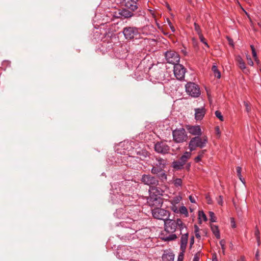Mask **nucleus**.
<instances>
[{"label":"nucleus","instance_id":"24","mask_svg":"<svg viewBox=\"0 0 261 261\" xmlns=\"http://www.w3.org/2000/svg\"><path fill=\"white\" fill-rule=\"evenodd\" d=\"M191 155L190 152L186 151L184 154L180 158L179 160H177L183 166L186 164L188 159L190 158Z\"/></svg>","mask_w":261,"mask_h":261},{"label":"nucleus","instance_id":"4","mask_svg":"<svg viewBox=\"0 0 261 261\" xmlns=\"http://www.w3.org/2000/svg\"><path fill=\"white\" fill-rule=\"evenodd\" d=\"M120 224L124 227V230H128V234L130 237L137 231L135 221L130 218H127L126 221H121Z\"/></svg>","mask_w":261,"mask_h":261},{"label":"nucleus","instance_id":"58","mask_svg":"<svg viewBox=\"0 0 261 261\" xmlns=\"http://www.w3.org/2000/svg\"><path fill=\"white\" fill-rule=\"evenodd\" d=\"M197 229H198V227L197 226H195V232H196V237L197 238H199L200 237V235L199 234V233H196V231H197Z\"/></svg>","mask_w":261,"mask_h":261},{"label":"nucleus","instance_id":"32","mask_svg":"<svg viewBox=\"0 0 261 261\" xmlns=\"http://www.w3.org/2000/svg\"><path fill=\"white\" fill-rule=\"evenodd\" d=\"M177 238V236L175 234H171L167 237L163 238V240L165 241H171L174 240Z\"/></svg>","mask_w":261,"mask_h":261},{"label":"nucleus","instance_id":"19","mask_svg":"<svg viewBox=\"0 0 261 261\" xmlns=\"http://www.w3.org/2000/svg\"><path fill=\"white\" fill-rule=\"evenodd\" d=\"M189 234L188 232H186L185 233L181 234L180 238V249L181 251H185L187 245L188 243Z\"/></svg>","mask_w":261,"mask_h":261},{"label":"nucleus","instance_id":"16","mask_svg":"<svg viewBox=\"0 0 261 261\" xmlns=\"http://www.w3.org/2000/svg\"><path fill=\"white\" fill-rule=\"evenodd\" d=\"M154 150L159 153L167 154L169 153L170 147L164 142H158L154 144Z\"/></svg>","mask_w":261,"mask_h":261},{"label":"nucleus","instance_id":"5","mask_svg":"<svg viewBox=\"0 0 261 261\" xmlns=\"http://www.w3.org/2000/svg\"><path fill=\"white\" fill-rule=\"evenodd\" d=\"M185 88L187 94L193 97H198L201 94L199 86L195 83H188Z\"/></svg>","mask_w":261,"mask_h":261},{"label":"nucleus","instance_id":"64","mask_svg":"<svg viewBox=\"0 0 261 261\" xmlns=\"http://www.w3.org/2000/svg\"><path fill=\"white\" fill-rule=\"evenodd\" d=\"M121 210H118V211H116V214L117 215L118 213V212H121Z\"/></svg>","mask_w":261,"mask_h":261},{"label":"nucleus","instance_id":"17","mask_svg":"<svg viewBox=\"0 0 261 261\" xmlns=\"http://www.w3.org/2000/svg\"><path fill=\"white\" fill-rule=\"evenodd\" d=\"M195 119L196 121L201 120L205 114V109L203 107L195 108Z\"/></svg>","mask_w":261,"mask_h":261},{"label":"nucleus","instance_id":"29","mask_svg":"<svg viewBox=\"0 0 261 261\" xmlns=\"http://www.w3.org/2000/svg\"><path fill=\"white\" fill-rule=\"evenodd\" d=\"M213 234L215 235L217 239L220 238V233L218 229V226L217 225H213Z\"/></svg>","mask_w":261,"mask_h":261},{"label":"nucleus","instance_id":"52","mask_svg":"<svg viewBox=\"0 0 261 261\" xmlns=\"http://www.w3.org/2000/svg\"><path fill=\"white\" fill-rule=\"evenodd\" d=\"M209 217H210V227L212 229V212L210 211L209 212Z\"/></svg>","mask_w":261,"mask_h":261},{"label":"nucleus","instance_id":"3","mask_svg":"<svg viewBox=\"0 0 261 261\" xmlns=\"http://www.w3.org/2000/svg\"><path fill=\"white\" fill-rule=\"evenodd\" d=\"M173 140L176 143L186 142L188 139L187 133L185 128H176L172 131Z\"/></svg>","mask_w":261,"mask_h":261},{"label":"nucleus","instance_id":"8","mask_svg":"<svg viewBox=\"0 0 261 261\" xmlns=\"http://www.w3.org/2000/svg\"><path fill=\"white\" fill-rule=\"evenodd\" d=\"M119 15L124 18H129L133 16L139 17L144 15L145 13L144 11L139 10L138 11L134 12L129 10L126 8H123L120 10L118 13Z\"/></svg>","mask_w":261,"mask_h":261},{"label":"nucleus","instance_id":"50","mask_svg":"<svg viewBox=\"0 0 261 261\" xmlns=\"http://www.w3.org/2000/svg\"><path fill=\"white\" fill-rule=\"evenodd\" d=\"M230 224H231V226L232 228L236 227V223H235L234 218H230Z\"/></svg>","mask_w":261,"mask_h":261},{"label":"nucleus","instance_id":"1","mask_svg":"<svg viewBox=\"0 0 261 261\" xmlns=\"http://www.w3.org/2000/svg\"><path fill=\"white\" fill-rule=\"evenodd\" d=\"M110 195L111 200L114 204L123 203L125 205H128L133 199L132 196L122 192V189L118 183L112 185Z\"/></svg>","mask_w":261,"mask_h":261},{"label":"nucleus","instance_id":"27","mask_svg":"<svg viewBox=\"0 0 261 261\" xmlns=\"http://www.w3.org/2000/svg\"><path fill=\"white\" fill-rule=\"evenodd\" d=\"M153 174H156L158 178L162 181H166L167 175L166 174L164 170H162V172H160L158 173H153Z\"/></svg>","mask_w":261,"mask_h":261},{"label":"nucleus","instance_id":"35","mask_svg":"<svg viewBox=\"0 0 261 261\" xmlns=\"http://www.w3.org/2000/svg\"><path fill=\"white\" fill-rule=\"evenodd\" d=\"M215 114L216 116L221 121H223L224 120V118L223 115L221 114V112L219 111H216L215 112Z\"/></svg>","mask_w":261,"mask_h":261},{"label":"nucleus","instance_id":"55","mask_svg":"<svg viewBox=\"0 0 261 261\" xmlns=\"http://www.w3.org/2000/svg\"><path fill=\"white\" fill-rule=\"evenodd\" d=\"M259 250H257L256 253H255V259L257 260H259Z\"/></svg>","mask_w":261,"mask_h":261},{"label":"nucleus","instance_id":"62","mask_svg":"<svg viewBox=\"0 0 261 261\" xmlns=\"http://www.w3.org/2000/svg\"><path fill=\"white\" fill-rule=\"evenodd\" d=\"M213 222L216 221V217L214 216V213H213Z\"/></svg>","mask_w":261,"mask_h":261},{"label":"nucleus","instance_id":"39","mask_svg":"<svg viewBox=\"0 0 261 261\" xmlns=\"http://www.w3.org/2000/svg\"><path fill=\"white\" fill-rule=\"evenodd\" d=\"M216 136L217 138L219 139L221 136V132L218 126L215 127Z\"/></svg>","mask_w":261,"mask_h":261},{"label":"nucleus","instance_id":"6","mask_svg":"<svg viewBox=\"0 0 261 261\" xmlns=\"http://www.w3.org/2000/svg\"><path fill=\"white\" fill-rule=\"evenodd\" d=\"M163 200L161 196L150 193L147 199V203L151 207H161L163 204Z\"/></svg>","mask_w":261,"mask_h":261},{"label":"nucleus","instance_id":"30","mask_svg":"<svg viewBox=\"0 0 261 261\" xmlns=\"http://www.w3.org/2000/svg\"><path fill=\"white\" fill-rule=\"evenodd\" d=\"M151 190L153 191V192L150 193L151 194H154L161 196L162 195V193L163 192V191L160 188H157L156 186L152 188Z\"/></svg>","mask_w":261,"mask_h":261},{"label":"nucleus","instance_id":"41","mask_svg":"<svg viewBox=\"0 0 261 261\" xmlns=\"http://www.w3.org/2000/svg\"><path fill=\"white\" fill-rule=\"evenodd\" d=\"M137 154L142 155L144 158H146L148 156V152L146 151H138Z\"/></svg>","mask_w":261,"mask_h":261},{"label":"nucleus","instance_id":"43","mask_svg":"<svg viewBox=\"0 0 261 261\" xmlns=\"http://www.w3.org/2000/svg\"><path fill=\"white\" fill-rule=\"evenodd\" d=\"M185 251H181V252L179 253L177 261H182L183 260Z\"/></svg>","mask_w":261,"mask_h":261},{"label":"nucleus","instance_id":"14","mask_svg":"<svg viewBox=\"0 0 261 261\" xmlns=\"http://www.w3.org/2000/svg\"><path fill=\"white\" fill-rule=\"evenodd\" d=\"M173 71L174 75L177 80L181 81L184 79L186 69L182 65L179 63L175 65Z\"/></svg>","mask_w":261,"mask_h":261},{"label":"nucleus","instance_id":"20","mask_svg":"<svg viewBox=\"0 0 261 261\" xmlns=\"http://www.w3.org/2000/svg\"><path fill=\"white\" fill-rule=\"evenodd\" d=\"M124 5L126 9L135 12L138 8L137 2L133 0H124Z\"/></svg>","mask_w":261,"mask_h":261},{"label":"nucleus","instance_id":"21","mask_svg":"<svg viewBox=\"0 0 261 261\" xmlns=\"http://www.w3.org/2000/svg\"><path fill=\"white\" fill-rule=\"evenodd\" d=\"M150 74L152 76L159 80H161L164 76L163 70L160 68L151 70Z\"/></svg>","mask_w":261,"mask_h":261},{"label":"nucleus","instance_id":"44","mask_svg":"<svg viewBox=\"0 0 261 261\" xmlns=\"http://www.w3.org/2000/svg\"><path fill=\"white\" fill-rule=\"evenodd\" d=\"M220 244L221 246V248L222 249L223 252L224 253V249H225V241L224 240H221L220 241Z\"/></svg>","mask_w":261,"mask_h":261},{"label":"nucleus","instance_id":"7","mask_svg":"<svg viewBox=\"0 0 261 261\" xmlns=\"http://www.w3.org/2000/svg\"><path fill=\"white\" fill-rule=\"evenodd\" d=\"M152 216L154 218L159 220H166L170 216L169 211L160 207H156L151 210Z\"/></svg>","mask_w":261,"mask_h":261},{"label":"nucleus","instance_id":"46","mask_svg":"<svg viewBox=\"0 0 261 261\" xmlns=\"http://www.w3.org/2000/svg\"><path fill=\"white\" fill-rule=\"evenodd\" d=\"M217 203L222 205L223 204V197L221 196H220L218 198H217Z\"/></svg>","mask_w":261,"mask_h":261},{"label":"nucleus","instance_id":"12","mask_svg":"<svg viewBox=\"0 0 261 261\" xmlns=\"http://www.w3.org/2000/svg\"><path fill=\"white\" fill-rule=\"evenodd\" d=\"M123 34L126 39H133L139 34L138 29L134 27H126L123 29Z\"/></svg>","mask_w":261,"mask_h":261},{"label":"nucleus","instance_id":"47","mask_svg":"<svg viewBox=\"0 0 261 261\" xmlns=\"http://www.w3.org/2000/svg\"><path fill=\"white\" fill-rule=\"evenodd\" d=\"M179 149V146H177L176 144L172 145V151L175 152Z\"/></svg>","mask_w":261,"mask_h":261},{"label":"nucleus","instance_id":"13","mask_svg":"<svg viewBox=\"0 0 261 261\" xmlns=\"http://www.w3.org/2000/svg\"><path fill=\"white\" fill-rule=\"evenodd\" d=\"M141 180L145 185L149 186L151 188L156 186L159 184L157 178L150 174L142 175Z\"/></svg>","mask_w":261,"mask_h":261},{"label":"nucleus","instance_id":"61","mask_svg":"<svg viewBox=\"0 0 261 261\" xmlns=\"http://www.w3.org/2000/svg\"><path fill=\"white\" fill-rule=\"evenodd\" d=\"M256 241H257V245L259 246L260 245V238H259L258 240H256Z\"/></svg>","mask_w":261,"mask_h":261},{"label":"nucleus","instance_id":"2","mask_svg":"<svg viewBox=\"0 0 261 261\" xmlns=\"http://www.w3.org/2000/svg\"><path fill=\"white\" fill-rule=\"evenodd\" d=\"M207 142V138L205 136L200 137L196 136L192 138L189 143V148L191 151L195 150L196 148H202Z\"/></svg>","mask_w":261,"mask_h":261},{"label":"nucleus","instance_id":"56","mask_svg":"<svg viewBox=\"0 0 261 261\" xmlns=\"http://www.w3.org/2000/svg\"><path fill=\"white\" fill-rule=\"evenodd\" d=\"M194 238L193 236H192L191 238H190V247H191L193 245V244H194Z\"/></svg>","mask_w":261,"mask_h":261},{"label":"nucleus","instance_id":"59","mask_svg":"<svg viewBox=\"0 0 261 261\" xmlns=\"http://www.w3.org/2000/svg\"><path fill=\"white\" fill-rule=\"evenodd\" d=\"M166 6L167 8H168V9L169 10H171L169 5L167 3H166Z\"/></svg>","mask_w":261,"mask_h":261},{"label":"nucleus","instance_id":"15","mask_svg":"<svg viewBox=\"0 0 261 261\" xmlns=\"http://www.w3.org/2000/svg\"><path fill=\"white\" fill-rule=\"evenodd\" d=\"M177 219L176 220L170 219L169 218L164 221L165 229L168 232L173 233L177 228Z\"/></svg>","mask_w":261,"mask_h":261},{"label":"nucleus","instance_id":"31","mask_svg":"<svg viewBox=\"0 0 261 261\" xmlns=\"http://www.w3.org/2000/svg\"><path fill=\"white\" fill-rule=\"evenodd\" d=\"M121 232L123 234L121 235V239L124 240H129L130 236L128 234V230H124V227L121 230ZM121 235H119V237H120Z\"/></svg>","mask_w":261,"mask_h":261},{"label":"nucleus","instance_id":"45","mask_svg":"<svg viewBox=\"0 0 261 261\" xmlns=\"http://www.w3.org/2000/svg\"><path fill=\"white\" fill-rule=\"evenodd\" d=\"M203 153V151H202L201 152V153L200 154H199L197 156H196L195 159H194V160L196 162H198L200 161L201 160V158L202 156V154Z\"/></svg>","mask_w":261,"mask_h":261},{"label":"nucleus","instance_id":"40","mask_svg":"<svg viewBox=\"0 0 261 261\" xmlns=\"http://www.w3.org/2000/svg\"><path fill=\"white\" fill-rule=\"evenodd\" d=\"M254 235L256 237V240H258V239L260 238V232L258 228L257 227H255Z\"/></svg>","mask_w":261,"mask_h":261},{"label":"nucleus","instance_id":"57","mask_svg":"<svg viewBox=\"0 0 261 261\" xmlns=\"http://www.w3.org/2000/svg\"><path fill=\"white\" fill-rule=\"evenodd\" d=\"M189 200H190L191 202H192V203L196 202L194 197H193L192 196H189Z\"/></svg>","mask_w":261,"mask_h":261},{"label":"nucleus","instance_id":"28","mask_svg":"<svg viewBox=\"0 0 261 261\" xmlns=\"http://www.w3.org/2000/svg\"><path fill=\"white\" fill-rule=\"evenodd\" d=\"M198 219L200 223H201L202 221H206L207 220L206 216L202 211H199Z\"/></svg>","mask_w":261,"mask_h":261},{"label":"nucleus","instance_id":"33","mask_svg":"<svg viewBox=\"0 0 261 261\" xmlns=\"http://www.w3.org/2000/svg\"><path fill=\"white\" fill-rule=\"evenodd\" d=\"M213 75L217 78H220L221 73L220 71L217 69L216 66L213 65Z\"/></svg>","mask_w":261,"mask_h":261},{"label":"nucleus","instance_id":"49","mask_svg":"<svg viewBox=\"0 0 261 261\" xmlns=\"http://www.w3.org/2000/svg\"><path fill=\"white\" fill-rule=\"evenodd\" d=\"M194 27H195V30L197 32V33L198 34H200V27L197 24L195 23H194Z\"/></svg>","mask_w":261,"mask_h":261},{"label":"nucleus","instance_id":"42","mask_svg":"<svg viewBox=\"0 0 261 261\" xmlns=\"http://www.w3.org/2000/svg\"><path fill=\"white\" fill-rule=\"evenodd\" d=\"M246 59H247V61H248V64L249 65H250V66H253V62L250 56L249 55H246Z\"/></svg>","mask_w":261,"mask_h":261},{"label":"nucleus","instance_id":"11","mask_svg":"<svg viewBox=\"0 0 261 261\" xmlns=\"http://www.w3.org/2000/svg\"><path fill=\"white\" fill-rule=\"evenodd\" d=\"M133 251L129 247L123 246L118 249L117 251V257L120 259H127L132 255Z\"/></svg>","mask_w":261,"mask_h":261},{"label":"nucleus","instance_id":"37","mask_svg":"<svg viewBox=\"0 0 261 261\" xmlns=\"http://www.w3.org/2000/svg\"><path fill=\"white\" fill-rule=\"evenodd\" d=\"M236 169H237V173L238 176L239 177L240 179L242 182H243V179L242 178V175H241V171H242L241 168L240 167H237Z\"/></svg>","mask_w":261,"mask_h":261},{"label":"nucleus","instance_id":"63","mask_svg":"<svg viewBox=\"0 0 261 261\" xmlns=\"http://www.w3.org/2000/svg\"><path fill=\"white\" fill-rule=\"evenodd\" d=\"M255 61L256 62V63L257 64H259V60L258 59V58H257V60H255Z\"/></svg>","mask_w":261,"mask_h":261},{"label":"nucleus","instance_id":"23","mask_svg":"<svg viewBox=\"0 0 261 261\" xmlns=\"http://www.w3.org/2000/svg\"><path fill=\"white\" fill-rule=\"evenodd\" d=\"M177 230H179L180 234H182L187 232V227L180 219H177Z\"/></svg>","mask_w":261,"mask_h":261},{"label":"nucleus","instance_id":"48","mask_svg":"<svg viewBox=\"0 0 261 261\" xmlns=\"http://www.w3.org/2000/svg\"><path fill=\"white\" fill-rule=\"evenodd\" d=\"M200 254L196 253L194 255L193 261H199Z\"/></svg>","mask_w":261,"mask_h":261},{"label":"nucleus","instance_id":"51","mask_svg":"<svg viewBox=\"0 0 261 261\" xmlns=\"http://www.w3.org/2000/svg\"><path fill=\"white\" fill-rule=\"evenodd\" d=\"M244 105L246 107V110L247 112H249L250 111V108L249 106V105L247 102L244 101Z\"/></svg>","mask_w":261,"mask_h":261},{"label":"nucleus","instance_id":"34","mask_svg":"<svg viewBox=\"0 0 261 261\" xmlns=\"http://www.w3.org/2000/svg\"><path fill=\"white\" fill-rule=\"evenodd\" d=\"M180 213L184 214L186 217L188 216V212L187 208L185 206H181L179 209Z\"/></svg>","mask_w":261,"mask_h":261},{"label":"nucleus","instance_id":"10","mask_svg":"<svg viewBox=\"0 0 261 261\" xmlns=\"http://www.w3.org/2000/svg\"><path fill=\"white\" fill-rule=\"evenodd\" d=\"M165 59L168 63L174 65L178 64L180 57L179 55L175 51L170 50L167 51L165 54Z\"/></svg>","mask_w":261,"mask_h":261},{"label":"nucleus","instance_id":"22","mask_svg":"<svg viewBox=\"0 0 261 261\" xmlns=\"http://www.w3.org/2000/svg\"><path fill=\"white\" fill-rule=\"evenodd\" d=\"M188 129L189 133L193 135L199 136L201 135V130L199 125L189 126Z\"/></svg>","mask_w":261,"mask_h":261},{"label":"nucleus","instance_id":"38","mask_svg":"<svg viewBox=\"0 0 261 261\" xmlns=\"http://www.w3.org/2000/svg\"><path fill=\"white\" fill-rule=\"evenodd\" d=\"M174 184L176 187L180 186L182 184V180L180 178H176L174 181Z\"/></svg>","mask_w":261,"mask_h":261},{"label":"nucleus","instance_id":"53","mask_svg":"<svg viewBox=\"0 0 261 261\" xmlns=\"http://www.w3.org/2000/svg\"><path fill=\"white\" fill-rule=\"evenodd\" d=\"M168 22L172 32H174L175 31V30L173 25L172 24L171 21L169 20H168Z\"/></svg>","mask_w":261,"mask_h":261},{"label":"nucleus","instance_id":"9","mask_svg":"<svg viewBox=\"0 0 261 261\" xmlns=\"http://www.w3.org/2000/svg\"><path fill=\"white\" fill-rule=\"evenodd\" d=\"M166 163V160L161 158H156L152 165L151 172L152 173H158L160 172H162V170H164Z\"/></svg>","mask_w":261,"mask_h":261},{"label":"nucleus","instance_id":"54","mask_svg":"<svg viewBox=\"0 0 261 261\" xmlns=\"http://www.w3.org/2000/svg\"><path fill=\"white\" fill-rule=\"evenodd\" d=\"M200 41L203 42L204 44H205L207 46H208V45L206 43V42L205 41V38L201 35L200 36Z\"/></svg>","mask_w":261,"mask_h":261},{"label":"nucleus","instance_id":"26","mask_svg":"<svg viewBox=\"0 0 261 261\" xmlns=\"http://www.w3.org/2000/svg\"><path fill=\"white\" fill-rule=\"evenodd\" d=\"M172 167L175 170H179L181 169L184 166L179 163L178 161H174L172 163Z\"/></svg>","mask_w":261,"mask_h":261},{"label":"nucleus","instance_id":"36","mask_svg":"<svg viewBox=\"0 0 261 261\" xmlns=\"http://www.w3.org/2000/svg\"><path fill=\"white\" fill-rule=\"evenodd\" d=\"M250 47L251 48L253 57L254 58V60H257V54L256 53L255 48L253 45H251Z\"/></svg>","mask_w":261,"mask_h":261},{"label":"nucleus","instance_id":"18","mask_svg":"<svg viewBox=\"0 0 261 261\" xmlns=\"http://www.w3.org/2000/svg\"><path fill=\"white\" fill-rule=\"evenodd\" d=\"M236 61L239 68L242 69L244 73L248 74L250 72L249 70L246 68L245 63L242 58L238 56L236 58Z\"/></svg>","mask_w":261,"mask_h":261},{"label":"nucleus","instance_id":"25","mask_svg":"<svg viewBox=\"0 0 261 261\" xmlns=\"http://www.w3.org/2000/svg\"><path fill=\"white\" fill-rule=\"evenodd\" d=\"M174 255L172 253H164L162 255L163 261H173Z\"/></svg>","mask_w":261,"mask_h":261},{"label":"nucleus","instance_id":"60","mask_svg":"<svg viewBox=\"0 0 261 261\" xmlns=\"http://www.w3.org/2000/svg\"><path fill=\"white\" fill-rule=\"evenodd\" d=\"M190 166H191V165L190 164H188L187 166H186V168L187 169L189 170L190 168Z\"/></svg>","mask_w":261,"mask_h":261}]
</instances>
